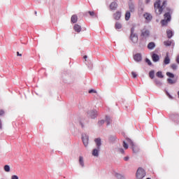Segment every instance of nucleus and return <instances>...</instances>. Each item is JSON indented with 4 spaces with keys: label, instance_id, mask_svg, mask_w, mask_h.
I'll use <instances>...</instances> for the list:
<instances>
[{
    "label": "nucleus",
    "instance_id": "12",
    "mask_svg": "<svg viewBox=\"0 0 179 179\" xmlns=\"http://www.w3.org/2000/svg\"><path fill=\"white\" fill-rule=\"evenodd\" d=\"M121 17V12L117 11L116 13L114 14V19L115 20H120V18Z\"/></svg>",
    "mask_w": 179,
    "mask_h": 179
},
{
    "label": "nucleus",
    "instance_id": "36",
    "mask_svg": "<svg viewBox=\"0 0 179 179\" xmlns=\"http://www.w3.org/2000/svg\"><path fill=\"white\" fill-rule=\"evenodd\" d=\"M123 147L124 149H128V143H127L125 141H123Z\"/></svg>",
    "mask_w": 179,
    "mask_h": 179
},
{
    "label": "nucleus",
    "instance_id": "42",
    "mask_svg": "<svg viewBox=\"0 0 179 179\" xmlns=\"http://www.w3.org/2000/svg\"><path fill=\"white\" fill-rule=\"evenodd\" d=\"M89 93H97V91L94 90H90L89 91Z\"/></svg>",
    "mask_w": 179,
    "mask_h": 179
},
{
    "label": "nucleus",
    "instance_id": "35",
    "mask_svg": "<svg viewBox=\"0 0 179 179\" xmlns=\"http://www.w3.org/2000/svg\"><path fill=\"white\" fill-rule=\"evenodd\" d=\"M145 62L148 63V65L152 66V62L149 59H145Z\"/></svg>",
    "mask_w": 179,
    "mask_h": 179
},
{
    "label": "nucleus",
    "instance_id": "6",
    "mask_svg": "<svg viewBox=\"0 0 179 179\" xmlns=\"http://www.w3.org/2000/svg\"><path fill=\"white\" fill-rule=\"evenodd\" d=\"M152 59L153 62H159V61H160V57H159L157 54L153 53L152 55Z\"/></svg>",
    "mask_w": 179,
    "mask_h": 179
},
{
    "label": "nucleus",
    "instance_id": "40",
    "mask_svg": "<svg viewBox=\"0 0 179 179\" xmlns=\"http://www.w3.org/2000/svg\"><path fill=\"white\" fill-rule=\"evenodd\" d=\"M11 179H19V177L16 175H13L11 176Z\"/></svg>",
    "mask_w": 179,
    "mask_h": 179
},
{
    "label": "nucleus",
    "instance_id": "25",
    "mask_svg": "<svg viewBox=\"0 0 179 179\" xmlns=\"http://www.w3.org/2000/svg\"><path fill=\"white\" fill-rule=\"evenodd\" d=\"M149 76L151 79H155V71H151L149 72Z\"/></svg>",
    "mask_w": 179,
    "mask_h": 179
},
{
    "label": "nucleus",
    "instance_id": "18",
    "mask_svg": "<svg viewBox=\"0 0 179 179\" xmlns=\"http://www.w3.org/2000/svg\"><path fill=\"white\" fill-rule=\"evenodd\" d=\"M71 22H72V23H76V22H78V15H72Z\"/></svg>",
    "mask_w": 179,
    "mask_h": 179
},
{
    "label": "nucleus",
    "instance_id": "46",
    "mask_svg": "<svg viewBox=\"0 0 179 179\" xmlns=\"http://www.w3.org/2000/svg\"><path fill=\"white\" fill-rule=\"evenodd\" d=\"M17 57H22V54L19 53V52H17Z\"/></svg>",
    "mask_w": 179,
    "mask_h": 179
},
{
    "label": "nucleus",
    "instance_id": "48",
    "mask_svg": "<svg viewBox=\"0 0 179 179\" xmlns=\"http://www.w3.org/2000/svg\"><path fill=\"white\" fill-rule=\"evenodd\" d=\"M150 2V0H146V3H149Z\"/></svg>",
    "mask_w": 179,
    "mask_h": 179
},
{
    "label": "nucleus",
    "instance_id": "16",
    "mask_svg": "<svg viewBox=\"0 0 179 179\" xmlns=\"http://www.w3.org/2000/svg\"><path fill=\"white\" fill-rule=\"evenodd\" d=\"M129 8L130 12H134V10H135V6L134 5V3H129Z\"/></svg>",
    "mask_w": 179,
    "mask_h": 179
},
{
    "label": "nucleus",
    "instance_id": "28",
    "mask_svg": "<svg viewBox=\"0 0 179 179\" xmlns=\"http://www.w3.org/2000/svg\"><path fill=\"white\" fill-rule=\"evenodd\" d=\"M115 139H117V138L115 136H109L110 142H115Z\"/></svg>",
    "mask_w": 179,
    "mask_h": 179
},
{
    "label": "nucleus",
    "instance_id": "44",
    "mask_svg": "<svg viewBox=\"0 0 179 179\" xmlns=\"http://www.w3.org/2000/svg\"><path fill=\"white\" fill-rule=\"evenodd\" d=\"M176 62L179 64V55L176 57Z\"/></svg>",
    "mask_w": 179,
    "mask_h": 179
},
{
    "label": "nucleus",
    "instance_id": "30",
    "mask_svg": "<svg viewBox=\"0 0 179 179\" xmlns=\"http://www.w3.org/2000/svg\"><path fill=\"white\" fill-rule=\"evenodd\" d=\"M155 82L157 85V86H162V83L160 80H159L158 79H155Z\"/></svg>",
    "mask_w": 179,
    "mask_h": 179
},
{
    "label": "nucleus",
    "instance_id": "26",
    "mask_svg": "<svg viewBox=\"0 0 179 179\" xmlns=\"http://www.w3.org/2000/svg\"><path fill=\"white\" fill-rule=\"evenodd\" d=\"M166 76L170 78V79L174 78V74L173 73H171V72H166Z\"/></svg>",
    "mask_w": 179,
    "mask_h": 179
},
{
    "label": "nucleus",
    "instance_id": "20",
    "mask_svg": "<svg viewBox=\"0 0 179 179\" xmlns=\"http://www.w3.org/2000/svg\"><path fill=\"white\" fill-rule=\"evenodd\" d=\"M106 122L107 124V126H108V125H110V124H111V117H110V116L106 117Z\"/></svg>",
    "mask_w": 179,
    "mask_h": 179
},
{
    "label": "nucleus",
    "instance_id": "4",
    "mask_svg": "<svg viewBox=\"0 0 179 179\" xmlns=\"http://www.w3.org/2000/svg\"><path fill=\"white\" fill-rule=\"evenodd\" d=\"M150 36V31L149 29H143L141 30V37H144V38H148Z\"/></svg>",
    "mask_w": 179,
    "mask_h": 179
},
{
    "label": "nucleus",
    "instance_id": "13",
    "mask_svg": "<svg viewBox=\"0 0 179 179\" xmlns=\"http://www.w3.org/2000/svg\"><path fill=\"white\" fill-rule=\"evenodd\" d=\"M156 47V44L154 42H150L148 45V50H153Z\"/></svg>",
    "mask_w": 179,
    "mask_h": 179
},
{
    "label": "nucleus",
    "instance_id": "5",
    "mask_svg": "<svg viewBox=\"0 0 179 179\" xmlns=\"http://www.w3.org/2000/svg\"><path fill=\"white\" fill-rule=\"evenodd\" d=\"M82 140L85 148L87 147V145H89V136L86 134L82 135Z\"/></svg>",
    "mask_w": 179,
    "mask_h": 179
},
{
    "label": "nucleus",
    "instance_id": "19",
    "mask_svg": "<svg viewBox=\"0 0 179 179\" xmlns=\"http://www.w3.org/2000/svg\"><path fill=\"white\" fill-rule=\"evenodd\" d=\"M79 163H80L81 167H85V162L83 161V157H79Z\"/></svg>",
    "mask_w": 179,
    "mask_h": 179
},
{
    "label": "nucleus",
    "instance_id": "11",
    "mask_svg": "<svg viewBox=\"0 0 179 179\" xmlns=\"http://www.w3.org/2000/svg\"><path fill=\"white\" fill-rule=\"evenodd\" d=\"M99 152H100V149L95 148L92 150V155H94L95 157H99Z\"/></svg>",
    "mask_w": 179,
    "mask_h": 179
},
{
    "label": "nucleus",
    "instance_id": "9",
    "mask_svg": "<svg viewBox=\"0 0 179 179\" xmlns=\"http://www.w3.org/2000/svg\"><path fill=\"white\" fill-rule=\"evenodd\" d=\"M75 31H76L77 33H80V31H82V27H80V25L76 24L74 25L73 27Z\"/></svg>",
    "mask_w": 179,
    "mask_h": 179
},
{
    "label": "nucleus",
    "instance_id": "1",
    "mask_svg": "<svg viewBox=\"0 0 179 179\" xmlns=\"http://www.w3.org/2000/svg\"><path fill=\"white\" fill-rule=\"evenodd\" d=\"M161 2L160 0L156 1L154 4V7L157 15H162L163 10L165 12V14L164 15V19L161 21V24L162 26H166L167 23L171 20V13H173V10L169 7L166 8L167 6L166 1H163L162 6H160Z\"/></svg>",
    "mask_w": 179,
    "mask_h": 179
},
{
    "label": "nucleus",
    "instance_id": "34",
    "mask_svg": "<svg viewBox=\"0 0 179 179\" xmlns=\"http://www.w3.org/2000/svg\"><path fill=\"white\" fill-rule=\"evenodd\" d=\"M171 68H172V69L176 71L177 69V68H178V66L176 64H171Z\"/></svg>",
    "mask_w": 179,
    "mask_h": 179
},
{
    "label": "nucleus",
    "instance_id": "49",
    "mask_svg": "<svg viewBox=\"0 0 179 179\" xmlns=\"http://www.w3.org/2000/svg\"><path fill=\"white\" fill-rule=\"evenodd\" d=\"M86 58H87V57L86 55L84 56V59H86Z\"/></svg>",
    "mask_w": 179,
    "mask_h": 179
},
{
    "label": "nucleus",
    "instance_id": "14",
    "mask_svg": "<svg viewBox=\"0 0 179 179\" xmlns=\"http://www.w3.org/2000/svg\"><path fill=\"white\" fill-rule=\"evenodd\" d=\"M166 34H167L168 38H171V37H173L174 33L173 32V31L168 29V30H166Z\"/></svg>",
    "mask_w": 179,
    "mask_h": 179
},
{
    "label": "nucleus",
    "instance_id": "23",
    "mask_svg": "<svg viewBox=\"0 0 179 179\" xmlns=\"http://www.w3.org/2000/svg\"><path fill=\"white\" fill-rule=\"evenodd\" d=\"M3 169L6 173H9V171H10V166H9V165H5Z\"/></svg>",
    "mask_w": 179,
    "mask_h": 179
},
{
    "label": "nucleus",
    "instance_id": "43",
    "mask_svg": "<svg viewBox=\"0 0 179 179\" xmlns=\"http://www.w3.org/2000/svg\"><path fill=\"white\" fill-rule=\"evenodd\" d=\"M5 114V111L3 110H0V115H3Z\"/></svg>",
    "mask_w": 179,
    "mask_h": 179
},
{
    "label": "nucleus",
    "instance_id": "22",
    "mask_svg": "<svg viewBox=\"0 0 179 179\" xmlns=\"http://www.w3.org/2000/svg\"><path fill=\"white\" fill-rule=\"evenodd\" d=\"M167 82H168V83H169V85H174V83H176V82H177V80H173L171 78H168Z\"/></svg>",
    "mask_w": 179,
    "mask_h": 179
},
{
    "label": "nucleus",
    "instance_id": "27",
    "mask_svg": "<svg viewBox=\"0 0 179 179\" xmlns=\"http://www.w3.org/2000/svg\"><path fill=\"white\" fill-rule=\"evenodd\" d=\"M164 45H166V47H170V45H171V41H164Z\"/></svg>",
    "mask_w": 179,
    "mask_h": 179
},
{
    "label": "nucleus",
    "instance_id": "37",
    "mask_svg": "<svg viewBox=\"0 0 179 179\" xmlns=\"http://www.w3.org/2000/svg\"><path fill=\"white\" fill-rule=\"evenodd\" d=\"M166 95L168 96V97L169 98V99H171V100H173V96H171V94H170V93H169V92H166Z\"/></svg>",
    "mask_w": 179,
    "mask_h": 179
},
{
    "label": "nucleus",
    "instance_id": "8",
    "mask_svg": "<svg viewBox=\"0 0 179 179\" xmlns=\"http://www.w3.org/2000/svg\"><path fill=\"white\" fill-rule=\"evenodd\" d=\"M134 60L136 61V62H141L142 61V55L140 53H137L134 55Z\"/></svg>",
    "mask_w": 179,
    "mask_h": 179
},
{
    "label": "nucleus",
    "instance_id": "45",
    "mask_svg": "<svg viewBox=\"0 0 179 179\" xmlns=\"http://www.w3.org/2000/svg\"><path fill=\"white\" fill-rule=\"evenodd\" d=\"M124 160H125V162H128V160H129V157H125L124 158Z\"/></svg>",
    "mask_w": 179,
    "mask_h": 179
},
{
    "label": "nucleus",
    "instance_id": "7",
    "mask_svg": "<svg viewBox=\"0 0 179 179\" xmlns=\"http://www.w3.org/2000/svg\"><path fill=\"white\" fill-rule=\"evenodd\" d=\"M94 142L96 143V148L97 149H101V138H97L94 139Z\"/></svg>",
    "mask_w": 179,
    "mask_h": 179
},
{
    "label": "nucleus",
    "instance_id": "50",
    "mask_svg": "<svg viewBox=\"0 0 179 179\" xmlns=\"http://www.w3.org/2000/svg\"><path fill=\"white\" fill-rule=\"evenodd\" d=\"M35 15H37V11H35Z\"/></svg>",
    "mask_w": 179,
    "mask_h": 179
},
{
    "label": "nucleus",
    "instance_id": "17",
    "mask_svg": "<svg viewBox=\"0 0 179 179\" xmlns=\"http://www.w3.org/2000/svg\"><path fill=\"white\" fill-rule=\"evenodd\" d=\"M164 64L165 65H169L170 64V57H169V55H166L164 60Z\"/></svg>",
    "mask_w": 179,
    "mask_h": 179
},
{
    "label": "nucleus",
    "instance_id": "39",
    "mask_svg": "<svg viewBox=\"0 0 179 179\" xmlns=\"http://www.w3.org/2000/svg\"><path fill=\"white\" fill-rule=\"evenodd\" d=\"M88 13L90 15V16H94L95 15L94 11H89Z\"/></svg>",
    "mask_w": 179,
    "mask_h": 179
},
{
    "label": "nucleus",
    "instance_id": "29",
    "mask_svg": "<svg viewBox=\"0 0 179 179\" xmlns=\"http://www.w3.org/2000/svg\"><path fill=\"white\" fill-rule=\"evenodd\" d=\"M115 176L117 177V178L118 179H125V177H124V176L120 174V173H116Z\"/></svg>",
    "mask_w": 179,
    "mask_h": 179
},
{
    "label": "nucleus",
    "instance_id": "2",
    "mask_svg": "<svg viewBox=\"0 0 179 179\" xmlns=\"http://www.w3.org/2000/svg\"><path fill=\"white\" fill-rule=\"evenodd\" d=\"M130 40L134 44H136V43H138V34H135V27H134L131 29Z\"/></svg>",
    "mask_w": 179,
    "mask_h": 179
},
{
    "label": "nucleus",
    "instance_id": "21",
    "mask_svg": "<svg viewBox=\"0 0 179 179\" xmlns=\"http://www.w3.org/2000/svg\"><path fill=\"white\" fill-rule=\"evenodd\" d=\"M156 76H157V78H160L161 79H163V78H164V76H163V73H162V71L157 72Z\"/></svg>",
    "mask_w": 179,
    "mask_h": 179
},
{
    "label": "nucleus",
    "instance_id": "24",
    "mask_svg": "<svg viewBox=\"0 0 179 179\" xmlns=\"http://www.w3.org/2000/svg\"><path fill=\"white\" fill-rule=\"evenodd\" d=\"M129 17H131V13L127 11L125 14V20H129Z\"/></svg>",
    "mask_w": 179,
    "mask_h": 179
},
{
    "label": "nucleus",
    "instance_id": "38",
    "mask_svg": "<svg viewBox=\"0 0 179 179\" xmlns=\"http://www.w3.org/2000/svg\"><path fill=\"white\" fill-rule=\"evenodd\" d=\"M117 152H119V153H124V149L123 148H117Z\"/></svg>",
    "mask_w": 179,
    "mask_h": 179
},
{
    "label": "nucleus",
    "instance_id": "51",
    "mask_svg": "<svg viewBox=\"0 0 179 179\" xmlns=\"http://www.w3.org/2000/svg\"><path fill=\"white\" fill-rule=\"evenodd\" d=\"M134 152L135 153H136V151L134 150Z\"/></svg>",
    "mask_w": 179,
    "mask_h": 179
},
{
    "label": "nucleus",
    "instance_id": "32",
    "mask_svg": "<svg viewBox=\"0 0 179 179\" xmlns=\"http://www.w3.org/2000/svg\"><path fill=\"white\" fill-rule=\"evenodd\" d=\"M121 27H122V25H121V24L120 22H116L115 24V29H121Z\"/></svg>",
    "mask_w": 179,
    "mask_h": 179
},
{
    "label": "nucleus",
    "instance_id": "31",
    "mask_svg": "<svg viewBox=\"0 0 179 179\" xmlns=\"http://www.w3.org/2000/svg\"><path fill=\"white\" fill-rule=\"evenodd\" d=\"M126 141L127 143H129V145H131V146H134V142H132V140H131L129 138H127Z\"/></svg>",
    "mask_w": 179,
    "mask_h": 179
},
{
    "label": "nucleus",
    "instance_id": "47",
    "mask_svg": "<svg viewBox=\"0 0 179 179\" xmlns=\"http://www.w3.org/2000/svg\"><path fill=\"white\" fill-rule=\"evenodd\" d=\"M80 125H81L82 128H84L85 126L83 125V123L80 122Z\"/></svg>",
    "mask_w": 179,
    "mask_h": 179
},
{
    "label": "nucleus",
    "instance_id": "41",
    "mask_svg": "<svg viewBox=\"0 0 179 179\" xmlns=\"http://www.w3.org/2000/svg\"><path fill=\"white\" fill-rule=\"evenodd\" d=\"M131 75H132L133 78H136V76H137L136 73H135L134 71L131 72Z\"/></svg>",
    "mask_w": 179,
    "mask_h": 179
},
{
    "label": "nucleus",
    "instance_id": "10",
    "mask_svg": "<svg viewBox=\"0 0 179 179\" xmlns=\"http://www.w3.org/2000/svg\"><path fill=\"white\" fill-rule=\"evenodd\" d=\"M118 8V4L116 2H112L110 5V8L111 10H115Z\"/></svg>",
    "mask_w": 179,
    "mask_h": 179
},
{
    "label": "nucleus",
    "instance_id": "3",
    "mask_svg": "<svg viewBox=\"0 0 179 179\" xmlns=\"http://www.w3.org/2000/svg\"><path fill=\"white\" fill-rule=\"evenodd\" d=\"M87 116L90 117V118L94 119L96 117H97V110H91L87 112Z\"/></svg>",
    "mask_w": 179,
    "mask_h": 179
},
{
    "label": "nucleus",
    "instance_id": "33",
    "mask_svg": "<svg viewBox=\"0 0 179 179\" xmlns=\"http://www.w3.org/2000/svg\"><path fill=\"white\" fill-rule=\"evenodd\" d=\"M104 122H106V121H104V120H99L98 122V125H99V126L103 125Z\"/></svg>",
    "mask_w": 179,
    "mask_h": 179
},
{
    "label": "nucleus",
    "instance_id": "52",
    "mask_svg": "<svg viewBox=\"0 0 179 179\" xmlns=\"http://www.w3.org/2000/svg\"><path fill=\"white\" fill-rule=\"evenodd\" d=\"M146 179H151L150 178H146Z\"/></svg>",
    "mask_w": 179,
    "mask_h": 179
},
{
    "label": "nucleus",
    "instance_id": "15",
    "mask_svg": "<svg viewBox=\"0 0 179 179\" xmlns=\"http://www.w3.org/2000/svg\"><path fill=\"white\" fill-rule=\"evenodd\" d=\"M143 17L146 20H152V15L150 13H145Z\"/></svg>",
    "mask_w": 179,
    "mask_h": 179
}]
</instances>
